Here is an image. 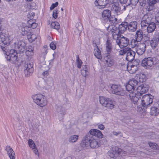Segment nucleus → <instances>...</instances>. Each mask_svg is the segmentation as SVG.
Returning <instances> with one entry per match:
<instances>
[{"label": "nucleus", "instance_id": "obj_1", "mask_svg": "<svg viewBox=\"0 0 159 159\" xmlns=\"http://www.w3.org/2000/svg\"><path fill=\"white\" fill-rule=\"evenodd\" d=\"M34 102L41 107L45 106L47 104L46 99L44 95L40 93L33 94L32 96Z\"/></svg>", "mask_w": 159, "mask_h": 159}, {"label": "nucleus", "instance_id": "obj_2", "mask_svg": "<svg viewBox=\"0 0 159 159\" xmlns=\"http://www.w3.org/2000/svg\"><path fill=\"white\" fill-rule=\"evenodd\" d=\"M100 103L103 106L111 109L114 108L115 101L108 98L101 96L99 97Z\"/></svg>", "mask_w": 159, "mask_h": 159}, {"label": "nucleus", "instance_id": "obj_3", "mask_svg": "<svg viewBox=\"0 0 159 159\" xmlns=\"http://www.w3.org/2000/svg\"><path fill=\"white\" fill-rule=\"evenodd\" d=\"M108 87L111 92L113 94L121 96L125 95L124 90L120 85L111 84Z\"/></svg>", "mask_w": 159, "mask_h": 159}, {"label": "nucleus", "instance_id": "obj_4", "mask_svg": "<svg viewBox=\"0 0 159 159\" xmlns=\"http://www.w3.org/2000/svg\"><path fill=\"white\" fill-rule=\"evenodd\" d=\"M152 15L150 14H147L143 16L141 22V25L142 29L144 30L146 29V26H148V24L153 22L152 21Z\"/></svg>", "mask_w": 159, "mask_h": 159}, {"label": "nucleus", "instance_id": "obj_5", "mask_svg": "<svg viewBox=\"0 0 159 159\" xmlns=\"http://www.w3.org/2000/svg\"><path fill=\"white\" fill-rule=\"evenodd\" d=\"M125 152L121 149L115 147L112 148L111 150L109 151L108 154L110 157L116 159L118 157L119 154L123 155V153L125 154Z\"/></svg>", "mask_w": 159, "mask_h": 159}, {"label": "nucleus", "instance_id": "obj_6", "mask_svg": "<svg viewBox=\"0 0 159 159\" xmlns=\"http://www.w3.org/2000/svg\"><path fill=\"white\" fill-rule=\"evenodd\" d=\"M157 63L156 58L155 57H149L143 59L142 61V65L147 68H149Z\"/></svg>", "mask_w": 159, "mask_h": 159}, {"label": "nucleus", "instance_id": "obj_7", "mask_svg": "<svg viewBox=\"0 0 159 159\" xmlns=\"http://www.w3.org/2000/svg\"><path fill=\"white\" fill-rule=\"evenodd\" d=\"M138 82V81L134 78L130 80L126 86L127 90L129 92H135L134 89L136 88Z\"/></svg>", "mask_w": 159, "mask_h": 159}, {"label": "nucleus", "instance_id": "obj_8", "mask_svg": "<svg viewBox=\"0 0 159 159\" xmlns=\"http://www.w3.org/2000/svg\"><path fill=\"white\" fill-rule=\"evenodd\" d=\"M14 43L15 48L16 51L20 52L24 51L26 45L24 42L17 39L15 40Z\"/></svg>", "mask_w": 159, "mask_h": 159}, {"label": "nucleus", "instance_id": "obj_9", "mask_svg": "<svg viewBox=\"0 0 159 159\" xmlns=\"http://www.w3.org/2000/svg\"><path fill=\"white\" fill-rule=\"evenodd\" d=\"M153 96L151 95L146 94L143 95L141 99L143 106L147 107L152 103Z\"/></svg>", "mask_w": 159, "mask_h": 159}, {"label": "nucleus", "instance_id": "obj_10", "mask_svg": "<svg viewBox=\"0 0 159 159\" xmlns=\"http://www.w3.org/2000/svg\"><path fill=\"white\" fill-rule=\"evenodd\" d=\"M33 64L32 62H27L25 63L24 65V73L26 76L30 75L34 70Z\"/></svg>", "mask_w": 159, "mask_h": 159}, {"label": "nucleus", "instance_id": "obj_11", "mask_svg": "<svg viewBox=\"0 0 159 159\" xmlns=\"http://www.w3.org/2000/svg\"><path fill=\"white\" fill-rule=\"evenodd\" d=\"M129 39L128 38L121 35L119 40L116 41V43L122 48L126 47L129 44Z\"/></svg>", "mask_w": 159, "mask_h": 159}, {"label": "nucleus", "instance_id": "obj_12", "mask_svg": "<svg viewBox=\"0 0 159 159\" xmlns=\"http://www.w3.org/2000/svg\"><path fill=\"white\" fill-rule=\"evenodd\" d=\"M112 29L110 26L108 30H110V33H111L112 35V38L113 39L117 41V40H119L121 37V35L118 32V30L117 28L115 26H113L112 27Z\"/></svg>", "mask_w": 159, "mask_h": 159}, {"label": "nucleus", "instance_id": "obj_13", "mask_svg": "<svg viewBox=\"0 0 159 159\" xmlns=\"http://www.w3.org/2000/svg\"><path fill=\"white\" fill-rule=\"evenodd\" d=\"M17 53L15 52L14 50L10 51V53L7 55L6 58L7 59L11 61L13 64L15 63L17 61V56H16Z\"/></svg>", "mask_w": 159, "mask_h": 159}, {"label": "nucleus", "instance_id": "obj_14", "mask_svg": "<svg viewBox=\"0 0 159 159\" xmlns=\"http://www.w3.org/2000/svg\"><path fill=\"white\" fill-rule=\"evenodd\" d=\"M135 46L137 47L136 52L138 55H142L144 53L146 48L145 43H139L138 44L136 43V45Z\"/></svg>", "mask_w": 159, "mask_h": 159}, {"label": "nucleus", "instance_id": "obj_15", "mask_svg": "<svg viewBox=\"0 0 159 159\" xmlns=\"http://www.w3.org/2000/svg\"><path fill=\"white\" fill-rule=\"evenodd\" d=\"M149 86L145 84H143L137 88V91L140 95L147 92L148 90Z\"/></svg>", "mask_w": 159, "mask_h": 159}, {"label": "nucleus", "instance_id": "obj_16", "mask_svg": "<svg viewBox=\"0 0 159 159\" xmlns=\"http://www.w3.org/2000/svg\"><path fill=\"white\" fill-rule=\"evenodd\" d=\"M129 95L131 101L133 102L134 104H138L139 102V96L140 95L139 93L136 94L135 92H130Z\"/></svg>", "mask_w": 159, "mask_h": 159}, {"label": "nucleus", "instance_id": "obj_17", "mask_svg": "<svg viewBox=\"0 0 159 159\" xmlns=\"http://www.w3.org/2000/svg\"><path fill=\"white\" fill-rule=\"evenodd\" d=\"M104 62L107 67H111L113 64V61L109 55H105Z\"/></svg>", "mask_w": 159, "mask_h": 159}, {"label": "nucleus", "instance_id": "obj_18", "mask_svg": "<svg viewBox=\"0 0 159 159\" xmlns=\"http://www.w3.org/2000/svg\"><path fill=\"white\" fill-rule=\"evenodd\" d=\"M90 134L92 136L94 135L99 138H102L103 135L99 130L96 129H91L89 131Z\"/></svg>", "mask_w": 159, "mask_h": 159}, {"label": "nucleus", "instance_id": "obj_19", "mask_svg": "<svg viewBox=\"0 0 159 159\" xmlns=\"http://www.w3.org/2000/svg\"><path fill=\"white\" fill-rule=\"evenodd\" d=\"M135 52L129 48V50L128 51L126 55V60L129 61H132L134 58Z\"/></svg>", "mask_w": 159, "mask_h": 159}, {"label": "nucleus", "instance_id": "obj_20", "mask_svg": "<svg viewBox=\"0 0 159 159\" xmlns=\"http://www.w3.org/2000/svg\"><path fill=\"white\" fill-rule=\"evenodd\" d=\"M108 0H96L95 4L96 6H98L100 8H103L107 5Z\"/></svg>", "mask_w": 159, "mask_h": 159}, {"label": "nucleus", "instance_id": "obj_21", "mask_svg": "<svg viewBox=\"0 0 159 159\" xmlns=\"http://www.w3.org/2000/svg\"><path fill=\"white\" fill-rule=\"evenodd\" d=\"M111 10L115 12V14L118 15L120 12V8L119 4L118 2H114L111 5Z\"/></svg>", "mask_w": 159, "mask_h": 159}, {"label": "nucleus", "instance_id": "obj_22", "mask_svg": "<svg viewBox=\"0 0 159 159\" xmlns=\"http://www.w3.org/2000/svg\"><path fill=\"white\" fill-rule=\"evenodd\" d=\"M143 38V33L141 30H139L137 31L135 34V39L136 41L134 40V45H136L138 42L140 41Z\"/></svg>", "mask_w": 159, "mask_h": 159}, {"label": "nucleus", "instance_id": "obj_23", "mask_svg": "<svg viewBox=\"0 0 159 159\" xmlns=\"http://www.w3.org/2000/svg\"><path fill=\"white\" fill-rule=\"evenodd\" d=\"M137 23L136 21H133L130 23L128 25L127 28L130 32H134L135 31L137 28Z\"/></svg>", "mask_w": 159, "mask_h": 159}, {"label": "nucleus", "instance_id": "obj_24", "mask_svg": "<svg viewBox=\"0 0 159 159\" xmlns=\"http://www.w3.org/2000/svg\"><path fill=\"white\" fill-rule=\"evenodd\" d=\"M7 153L11 159H15V154L12 149L10 146L6 147Z\"/></svg>", "mask_w": 159, "mask_h": 159}, {"label": "nucleus", "instance_id": "obj_25", "mask_svg": "<svg viewBox=\"0 0 159 159\" xmlns=\"http://www.w3.org/2000/svg\"><path fill=\"white\" fill-rule=\"evenodd\" d=\"M156 28V25L153 22L150 23L146 26L147 31L148 33H152L154 31Z\"/></svg>", "mask_w": 159, "mask_h": 159}, {"label": "nucleus", "instance_id": "obj_26", "mask_svg": "<svg viewBox=\"0 0 159 159\" xmlns=\"http://www.w3.org/2000/svg\"><path fill=\"white\" fill-rule=\"evenodd\" d=\"M128 27V23L126 22L122 23L119 25L118 27V32L120 34L123 33L126 30Z\"/></svg>", "mask_w": 159, "mask_h": 159}, {"label": "nucleus", "instance_id": "obj_27", "mask_svg": "<svg viewBox=\"0 0 159 159\" xmlns=\"http://www.w3.org/2000/svg\"><path fill=\"white\" fill-rule=\"evenodd\" d=\"M93 139V136L90 135V133H88L85 136L83 139V142L84 143H85V145L87 144L91 140Z\"/></svg>", "mask_w": 159, "mask_h": 159}, {"label": "nucleus", "instance_id": "obj_28", "mask_svg": "<svg viewBox=\"0 0 159 159\" xmlns=\"http://www.w3.org/2000/svg\"><path fill=\"white\" fill-rule=\"evenodd\" d=\"M0 40L2 43L5 44L10 42L8 38L6 36L5 34L2 32H0Z\"/></svg>", "mask_w": 159, "mask_h": 159}, {"label": "nucleus", "instance_id": "obj_29", "mask_svg": "<svg viewBox=\"0 0 159 159\" xmlns=\"http://www.w3.org/2000/svg\"><path fill=\"white\" fill-rule=\"evenodd\" d=\"M102 16L104 20H107L110 19L111 16V11L108 10H104L102 12Z\"/></svg>", "mask_w": 159, "mask_h": 159}, {"label": "nucleus", "instance_id": "obj_30", "mask_svg": "<svg viewBox=\"0 0 159 159\" xmlns=\"http://www.w3.org/2000/svg\"><path fill=\"white\" fill-rule=\"evenodd\" d=\"M94 54L95 56L98 59H101L102 58L101 51L98 48V46L96 45L94 49Z\"/></svg>", "mask_w": 159, "mask_h": 159}, {"label": "nucleus", "instance_id": "obj_31", "mask_svg": "<svg viewBox=\"0 0 159 159\" xmlns=\"http://www.w3.org/2000/svg\"><path fill=\"white\" fill-rule=\"evenodd\" d=\"M29 28L28 26L25 24L23 23L20 26V29L23 32L22 33L23 35L28 34L27 30Z\"/></svg>", "mask_w": 159, "mask_h": 159}, {"label": "nucleus", "instance_id": "obj_32", "mask_svg": "<svg viewBox=\"0 0 159 159\" xmlns=\"http://www.w3.org/2000/svg\"><path fill=\"white\" fill-rule=\"evenodd\" d=\"M27 37L29 41L31 43L34 41L37 38V36L35 34H32L30 32H28Z\"/></svg>", "mask_w": 159, "mask_h": 159}, {"label": "nucleus", "instance_id": "obj_33", "mask_svg": "<svg viewBox=\"0 0 159 159\" xmlns=\"http://www.w3.org/2000/svg\"><path fill=\"white\" fill-rule=\"evenodd\" d=\"M90 146L93 148H98L99 146L97 141L94 138L90 142Z\"/></svg>", "mask_w": 159, "mask_h": 159}, {"label": "nucleus", "instance_id": "obj_34", "mask_svg": "<svg viewBox=\"0 0 159 159\" xmlns=\"http://www.w3.org/2000/svg\"><path fill=\"white\" fill-rule=\"evenodd\" d=\"M82 69L81 71V74L84 77H86L88 75L89 72L87 70L86 66L83 65L82 66Z\"/></svg>", "mask_w": 159, "mask_h": 159}, {"label": "nucleus", "instance_id": "obj_35", "mask_svg": "<svg viewBox=\"0 0 159 159\" xmlns=\"http://www.w3.org/2000/svg\"><path fill=\"white\" fill-rule=\"evenodd\" d=\"M78 138L79 136L78 135H72L70 137L68 141L70 143H75L77 141Z\"/></svg>", "mask_w": 159, "mask_h": 159}, {"label": "nucleus", "instance_id": "obj_36", "mask_svg": "<svg viewBox=\"0 0 159 159\" xmlns=\"http://www.w3.org/2000/svg\"><path fill=\"white\" fill-rule=\"evenodd\" d=\"M150 45L152 49H155L157 45V42L155 38L149 41Z\"/></svg>", "mask_w": 159, "mask_h": 159}, {"label": "nucleus", "instance_id": "obj_37", "mask_svg": "<svg viewBox=\"0 0 159 159\" xmlns=\"http://www.w3.org/2000/svg\"><path fill=\"white\" fill-rule=\"evenodd\" d=\"M51 26L52 28L55 29L57 30L60 28V26L59 23L57 22H52L51 24Z\"/></svg>", "mask_w": 159, "mask_h": 159}, {"label": "nucleus", "instance_id": "obj_38", "mask_svg": "<svg viewBox=\"0 0 159 159\" xmlns=\"http://www.w3.org/2000/svg\"><path fill=\"white\" fill-rule=\"evenodd\" d=\"M158 109L155 107H152L151 108L150 113L152 116H156L158 114Z\"/></svg>", "mask_w": 159, "mask_h": 159}, {"label": "nucleus", "instance_id": "obj_39", "mask_svg": "<svg viewBox=\"0 0 159 159\" xmlns=\"http://www.w3.org/2000/svg\"><path fill=\"white\" fill-rule=\"evenodd\" d=\"M57 111L62 116H63L66 114V109L61 106L58 107L57 109Z\"/></svg>", "mask_w": 159, "mask_h": 159}, {"label": "nucleus", "instance_id": "obj_40", "mask_svg": "<svg viewBox=\"0 0 159 159\" xmlns=\"http://www.w3.org/2000/svg\"><path fill=\"white\" fill-rule=\"evenodd\" d=\"M106 50L107 52V53L106 55H109L110 52L111 50V44L110 43L108 40H107L106 42Z\"/></svg>", "mask_w": 159, "mask_h": 159}, {"label": "nucleus", "instance_id": "obj_41", "mask_svg": "<svg viewBox=\"0 0 159 159\" xmlns=\"http://www.w3.org/2000/svg\"><path fill=\"white\" fill-rule=\"evenodd\" d=\"M139 81L140 82L143 83L146 81V75L143 74H140L139 76Z\"/></svg>", "mask_w": 159, "mask_h": 159}, {"label": "nucleus", "instance_id": "obj_42", "mask_svg": "<svg viewBox=\"0 0 159 159\" xmlns=\"http://www.w3.org/2000/svg\"><path fill=\"white\" fill-rule=\"evenodd\" d=\"M28 144L29 147L32 149H34L36 147L33 141L31 139H29L28 140Z\"/></svg>", "mask_w": 159, "mask_h": 159}, {"label": "nucleus", "instance_id": "obj_43", "mask_svg": "<svg viewBox=\"0 0 159 159\" xmlns=\"http://www.w3.org/2000/svg\"><path fill=\"white\" fill-rule=\"evenodd\" d=\"M77 60H76V63H77V67L79 68H80L81 67V66L82 64L83 63L82 61L79 58V57L78 56H77L76 57Z\"/></svg>", "mask_w": 159, "mask_h": 159}, {"label": "nucleus", "instance_id": "obj_44", "mask_svg": "<svg viewBox=\"0 0 159 159\" xmlns=\"http://www.w3.org/2000/svg\"><path fill=\"white\" fill-rule=\"evenodd\" d=\"M159 1V0H148V2L149 6H152Z\"/></svg>", "mask_w": 159, "mask_h": 159}, {"label": "nucleus", "instance_id": "obj_45", "mask_svg": "<svg viewBox=\"0 0 159 159\" xmlns=\"http://www.w3.org/2000/svg\"><path fill=\"white\" fill-rule=\"evenodd\" d=\"M129 48H126L124 49L121 50L119 51V54L121 55H122L125 53H127L128 51H129Z\"/></svg>", "mask_w": 159, "mask_h": 159}, {"label": "nucleus", "instance_id": "obj_46", "mask_svg": "<svg viewBox=\"0 0 159 159\" xmlns=\"http://www.w3.org/2000/svg\"><path fill=\"white\" fill-rule=\"evenodd\" d=\"M137 67L134 65L131 66V69H129V73H134L137 70Z\"/></svg>", "mask_w": 159, "mask_h": 159}, {"label": "nucleus", "instance_id": "obj_47", "mask_svg": "<svg viewBox=\"0 0 159 159\" xmlns=\"http://www.w3.org/2000/svg\"><path fill=\"white\" fill-rule=\"evenodd\" d=\"M47 84L49 86H51L53 85V81L52 78L48 79L46 81Z\"/></svg>", "mask_w": 159, "mask_h": 159}, {"label": "nucleus", "instance_id": "obj_48", "mask_svg": "<svg viewBox=\"0 0 159 159\" xmlns=\"http://www.w3.org/2000/svg\"><path fill=\"white\" fill-rule=\"evenodd\" d=\"M148 144L149 146L152 148L155 149L157 148V144L155 143L149 142Z\"/></svg>", "mask_w": 159, "mask_h": 159}, {"label": "nucleus", "instance_id": "obj_49", "mask_svg": "<svg viewBox=\"0 0 159 159\" xmlns=\"http://www.w3.org/2000/svg\"><path fill=\"white\" fill-rule=\"evenodd\" d=\"M58 13V11L57 9H55L53 11L52 16L54 18L56 19L57 17V14Z\"/></svg>", "mask_w": 159, "mask_h": 159}, {"label": "nucleus", "instance_id": "obj_50", "mask_svg": "<svg viewBox=\"0 0 159 159\" xmlns=\"http://www.w3.org/2000/svg\"><path fill=\"white\" fill-rule=\"evenodd\" d=\"M35 15V14L34 13L32 12H30L29 13L28 16L30 18V19H32L33 18Z\"/></svg>", "mask_w": 159, "mask_h": 159}, {"label": "nucleus", "instance_id": "obj_51", "mask_svg": "<svg viewBox=\"0 0 159 159\" xmlns=\"http://www.w3.org/2000/svg\"><path fill=\"white\" fill-rule=\"evenodd\" d=\"M58 3L57 2H56L55 3H53L50 7V9L52 10L55 7L58 6Z\"/></svg>", "mask_w": 159, "mask_h": 159}, {"label": "nucleus", "instance_id": "obj_52", "mask_svg": "<svg viewBox=\"0 0 159 159\" xmlns=\"http://www.w3.org/2000/svg\"><path fill=\"white\" fill-rule=\"evenodd\" d=\"M130 3L133 5H135L139 2V0H129Z\"/></svg>", "mask_w": 159, "mask_h": 159}, {"label": "nucleus", "instance_id": "obj_53", "mask_svg": "<svg viewBox=\"0 0 159 159\" xmlns=\"http://www.w3.org/2000/svg\"><path fill=\"white\" fill-rule=\"evenodd\" d=\"M113 134L115 136H117L119 135H120V136H122V134L121 132L120 131H118L116 132V131H113L112 132Z\"/></svg>", "mask_w": 159, "mask_h": 159}, {"label": "nucleus", "instance_id": "obj_54", "mask_svg": "<svg viewBox=\"0 0 159 159\" xmlns=\"http://www.w3.org/2000/svg\"><path fill=\"white\" fill-rule=\"evenodd\" d=\"M117 19L115 17H111L110 18V20L113 23H117Z\"/></svg>", "mask_w": 159, "mask_h": 159}, {"label": "nucleus", "instance_id": "obj_55", "mask_svg": "<svg viewBox=\"0 0 159 159\" xmlns=\"http://www.w3.org/2000/svg\"><path fill=\"white\" fill-rule=\"evenodd\" d=\"M50 48L53 50H54L56 48V45L53 42H52L50 44Z\"/></svg>", "mask_w": 159, "mask_h": 159}, {"label": "nucleus", "instance_id": "obj_56", "mask_svg": "<svg viewBox=\"0 0 159 159\" xmlns=\"http://www.w3.org/2000/svg\"><path fill=\"white\" fill-rule=\"evenodd\" d=\"M26 54L28 57L32 56L34 55L33 52H30L28 51H26Z\"/></svg>", "mask_w": 159, "mask_h": 159}, {"label": "nucleus", "instance_id": "obj_57", "mask_svg": "<svg viewBox=\"0 0 159 159\" xmlns=\"http://www.w3.org/2000/svg\"><path fill=\"white\" fill-rule=\"evenodd\" d=\"M33 47L30 45H29L28 46L26 51H28L30 52H33Z\"/></svg>", "mask_w": 159, "mask_h": 159}, {"label": "nucleus", "instance_id": "obj_58", "mask_svg": "<svg viewBox=\"0 0 159 159\" xmlns=\"http://www.w3.org/2000/svg\"><path fill=\"white\" fill-rule=\"evenodd\" d=\"M98 129L102 130H103L105 129V126L102 124L99 125H98Z\"/></svg>", "mask_w": 159, "mask_h": 159}, {"label": "nucleus", "instance_id": "obj_59", "mask_svg": "<svg viewBox=\"0 0 159 159\" xmlns=\"http://www.w3.org/2000/svg\"><path fill=\"white\" fill-rule=\"evenodd\" d=\"M37 25H38L36 23L34 22L31 25H30V28L31 27L33 29H34L37 27Z\"/></svg>", "mask_w": 159, "mask_h": 159}, {"label": "nucleus", "instance_id": "obj_60", "mask_svg": "<svg viewBox=\"0 0 159 159\" xmlns=\"http://www.w3.org/2000/svg\"><path fill=\"white\" fill-rule=\"evenodd\" d=\"M34 22L33 20H32L31 19H30L28 21V25L27 26H28L29 28H30V25H31L34 23Z\"/></svg>", "mask_w": 159, "mask_h": 159}, {"label": "nucleus", "instance_id": "obj_61", "mask_svg": "<svg viewBox=\"0 0 159 159\" xmlns=\"http://www.w3.org/2000/svg\"><path fill=\"white\" fill-rule=\"evenodd\" d=\"M32 150L33 151L34 153L36 154V155H39L38 152V150L36 148V147H35L34 148V149H32Z\"/></svg>", "mask_w": 159, "mask_h": 159}, {"label": "nucleus", "instance_id": "obj_62", "mask_svg": "<svg viewBox=\"0 0 159 159\" xmlns=\"http://www.w3.org/2000/svg\"><path fill=\"white\" fill-rule=\"evenodd\" d=\"M120 3L122 4H125L127 3L128 0H119Z\"/></svg>", "mask_w": 159, "mask_h": 159}, {"label": "nucleus", "instance_id": "obj_63", "mask_svg": "<svg viewBox=\"0 0 159 159\" xmlns=\"http://www.w3.org/2000/svg\"><path fill=\"white\" fill-rule=\"evenodd\" d=\"M48 74V71H44L42 74V75L44 76H47Z\"/></svg>", "mask_w": 159, "mask_h": 159}, {"label": "nucleus", "instance_id": "obj_64", "mask_svg": "<svg viewBox=\"0 0 159 159\" xmlns=\"http://www.w3.org/2000/svg\"><path fill=\"white\" fill-rule=\"evenodd\" d=\"M44 51L42 53V55H45L47 54L48 52H47V50L46 49H44Z\"/></svg>", "mask_w": 159, "mask_h": 159}]
</instances>
